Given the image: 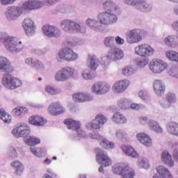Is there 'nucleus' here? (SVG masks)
I'll return each instance as SVG.
<instances>
[{
    "label": "nucleus",
    "mask_w": 178,
    "mask_h": 178,
    "mask_svg": "<svg viewBox=\"0 0 178 178\" xmlns=\"http://www.w3.org/2000/svg\"><path fill=\"white\" fill-rule=\"evenodd\" d=\"M0 41L4 44L6 48L10 52H19L24 48V44L20 40L10 37L6 33H0Z\"/></svg>",
    "instance_id": "obj_1"
},
{
    "label": "nucleus",
    "mask_w": 178,
    "mask_h": 178,
    "mask_svg": "<svg viewBox=\"0 0 178 178\" xmlns=\"http://www.w3.org/2000/svg\"><path fill=\"white\" fill-rule=\"evenodd\" d=\"M113 172L115 175H120L122 178H134L136 172L127 163H117L113 166Z\"/></svg>",
    "instance_id": "obj_2"
},
{
    "label": "nucleus",
    "mask_w": 178,
    "mask_h": 178,
    "mask_svg": "<svg viewBox=\"0 0 178 178\" xmlns=\"http://www.w3.org/2000/svg\"><path fill=\"white\" fill-rule=\"evenodd\" d=\"M147 35V32L143 29H135L129 31L126 33L127 42L129 44H137L143 41V37Z\"/></svg>",
    "instance_id": "obj_3"
},
{
    "label": "nucleus",
    "mask_w": 178,
    "mask_h": 178,
    "mask_svg": "<svg viewBox=\"0 0 178 178\" xmlns=\"http://www.w3.org/2000/svg\"><path fill=\"white\" fill-rule=\"evenodd\" d=\"M61 28L64 31H70V33H83L81 31V24L75 21L63 20L61 22Z\"/></svg>",
    "instance_id": "obj_4"
},
{
    "label": "nucleus",
    "mask_w": 178,
    "mask_h": 178,
    "mask_svg": "<svg viewBox=\"0 0 178 178\" xmlns=\"http://www.w3.org/2000/svg\"><path fill=\"white\" fill-rule=\"evenodd\" d=\"M136 55L142 56V58H148L154 55L155 50L148 44H142L135 48Z\"/></svg>",
    "instance_id": "obj_5"
},
{
    "label": "nucleus",
    "mask_w": 178,
    "mask_h": 178,
    "mask_svg": "<svg viewBox=\"0 0 178 178\" xmlns=\"http://www.w3.org/2000/svg\"><path fill=\"white\" fill-rule=\"evenodd\" d=\"M3 84L5 87L14 90V88H17L22 86V81L13 78L10 74H5L3 77Z\"/></svg>",
    "instance_id": "obj_6"
},
{
    "label": "nucleus",
    "mask_w": 178,
    "mask_h": 178,
    "mask_svg": "<svg viewBox=\"0 0 178 178\" xmlns=\"http://www.w3.org/2000/svg\"><path fill=\"white\" fill-rule=\"evenodd\" d=\"M58 56L60 59H63L64 60L73 62L74 60H76L79 58V54L74 52L72 49L66 47L59 51Z\"/></svg>",
    "instance_id": "obj_7"
},
{
    "label": "nucleus",
    "mask_w": 178,
    "mask_h": 178,
    "mask_svg": "<svg viewBox=\"0 0 178 178\" xmlns=\"http://www.w3.org/2000/svg\"><path fill=\"white\" fill-rule=\"evenodd\" d=\"M97 17L101 24H112V23H116V22H118V17L116 15L108 13L106 11L100 13Z\"/></svg>",
    "instance_id": "obj_8"
},
{
    "label": "nucleus",
    "mask_w": 178,
    "mask_h": 178,
    "mask_svg": "<svg viewBox=\"0 0 178 178\" xmlns=\"http://www.w3.org/2000/svg\"><path fill=\"white\" fill-rule=\"evenodd\" d=\"M107 120L106 117L102 115H97L91 122L87 124V127L92 129V130H99L106 123Z\"/></svg>",
    "instance_id": "obj_9"
},
{
    "label": "nucleus",
    "mask_w": 178,
    "mask_h": 178,
    "mask_svg": "<svg viewBox=\"0 0 178 178\" xmlns=\"http://www.w3.org/2000/svg\"><path fill=\"white\" fill-rule=\"evenodd\" d=\"M111 90V86L105 82L95 83L91 88V91L97 95H103L106 94Z\"/></svg>",
    "instance_id": "obj_10"
},
{
    "label": "nucleus",
    "mask_w": 178,
    "mask_h": 178,
    "mask_svg": "<svg viewBox=\"0 0 178 178\" xmlns=\"http://www.w3.org/2000/svg\"><path fill=\"white\" fill-rule=\"evenodd\" d=\"M73 74H74V70L73 68H63L56 73L55 79L57 81H65L67 80L69 77H72Z\"/></svg>",
    "instance_id": "obj_11"
},
{
    "label": "nucleus",
    "mask_w": 178,
    "mask_h": 178,
    "mask_svg": "<svg viewBox=\"0 0 178 178\" xmlns=\"http://www.w3.org/2000/svg\"><path fill=\"white\" fill-rule=\"evenodd\" d=\"M12 133L15 137L19 138V137H26L30 134V129L26 124H19L16 127H15Z\"/></svg>",
    "instance_id": "obj_12"
},
{
    "label": "nucleus",
    "mask_w": 178,
    "mask_h": 178,
    "mask_svg": "<svg viewBox=\"0 0 178 178\" xmlns=\"http://www.w3.org/2000/svg\"><path fill=\"white\" fill-rule=\"evenodd\" d=\"M166 67H168V64L161 60L155 59L149 63V69L153 73H162Z\"/></svg>",
    "instance_id": "obj_13"
},
{
    "label": "nucleus",
    "mask_w": 178,
    "mask_h": 178,
    "mask_svg": "<svg viewBox=\"0 0 178 178\" xmlns=\"http://www.w3.org/2000/svg\"><path fill=\"white\" fill-rule=\"evenodd\" d=\"M89 136L92 140H98L99 141H101L100 145L105 149H113V148H115V144L109 142L106 138H102V136L98 134H90Z\"/></svg>",
    "instance_id": "obj_14"
},
{
    "label": "nucleus",
    "mask_w": 178,
    "mask_h": 178,
    "mask_svg": "<svg viewBox=\"0 0 178 178\" xmlns=\"http://www.w3.org/2000/svg\"><path fill=\"white\" fill-rule=\"evenodd\" d=\"M127 3L132 5V6H138V9L141 12H150L152 9L151 5L147 3L145 1L141 0H126Z\"/></svg>",
    "instance_id": "obj_15"
},
{
    "label": "nucleus",
    "mask_w": 178,
    "mask_h": 178,
    "mask_svg": "<svg viewBox=\"0 0 178 178\" xmlns=\"http://www.w3.org/2000/svg\"><path fill=\"white\" fill-rule=\"evenodd\" d=\"M96 161L102 165L103 166H111L112 165V159L108 156V154H105L102 150L97 149V154L96 155Z\"/></svg>",
    "instance_id": "obj_16"
},
{
    "label": "nucleus",
    "mask_w": 178,
    "mask_h": 178,
    "mask_svg": "<svg viewBox=\"0 0 178 178\" xmlns=\"http://www.w3.org/2000/svg\"><path fill=\"white\" fill-rule=\"evenodd\" d=\"M130 86V81L127 79H123L115 82L113 86V90L116 94H120L122 92H124Z\"/></svg>",
    "instance_id": "obj_17"
},
{
    "label": "nucleus",
    "mask_w": 178,
    "mask_h": 178,
    "mask_svg": "<svg viewBox=\"0 0 178 178\" xmlns=\"http://www.w3.org/2000/svg\"><path fill=\"white\" fill-rule=\"evenodd\" d=\"M48 112L51 116H58V115H62L65 113V108L62 106V104L59 102H54L49 105L48 108Z\"/></svg>",
    "instance_id": "obj_18"
},
{
    "label": "nucleus",
    "mask_w": 178,
    "mask_h": 178,
    "mask_svg": "<svg viewBox=\"0 0 178 178\" xmlns=\"http://www.w3.org/2000/svg\"><path fill=\"white\" fill-rule=\"evenodd\" d=\"M123 56H124V54L123 53V51H122V49L118 48H114L108 52L106 58L108 59V60L115 61L122 59Z\"/></svg>",
    "instance_id": "obj_19"
},
{
    "label": "nucleus",
    "mask_w": 178,
    "mask_h": 178,
    "mask_svg": "<svg viewBox=\"0 0 178 178\" xmlns=\"http://www.w3.org/2000/svg\"><path fill=\"white\" fill-rule=\"evenodd\" d=\"M22 27L26 35H33L34 34L35 28L34 26V22L30 18H26L22 23Z\"/></svg>",
    "instance_id": "obj_20"
},
{
    "label": "nucleus",
    "mask_w": 178,
    "mask_h": 178,
    "mask_svg": "<svg viewBox=\"0 0 178 178\" xmlns=\"http://www.w3.org/2000/svg\"><path fill=\"white\" fill-rule=\"evenodd\" d=\"M43 33L47 37H59L60 32L54 26L44 25L42 27Z\"/></svg>",
    "instance_id": "obj_21"
},
{
    "label": "nucleus",
    "mask_w": 178,
    "mask_h": 178,
    "mask_svg": "<svg viewBox=\"0 0 178 178\" xmlns=\"http://www.w3.org/2000/svg\"><path fill=\"white\" fill-rule=\"evenodd\" d=\"M29 122L30 124L37 126L38 127L45 126L48 122L47 119L41 115H32L29 118Z\"/></svg>",
    "instance_id": "obj_22"
},
{
    "label": "nucleus",
    "mask_w": 178,
    "mask_h": 178,
    "mask_svg": "<svg viewBox=\"0 0 178 178\" xmlns=\"http://www.w3.org/2000/svg\"><path fill=\"white\" fill-rule=\"evenodd\" d=\"M64 123L67 125L68 129L70 130H76V131L78 132L79 136L83 134V131L80 129L81 126L79 122L72 119H66L64 120Z\"/></svg>",
    "instance_id": "obj_23"
},
{
    "label": "nucleus",
    "mask_w": 178,
    "mask_h": 178,
    "mask_svg": "<svg viewBox=\"0 0 178 178\" xmlns=\"http://www.w3.org/2000/svg\"><path fill=\"white\" fill-rule=\"evenodd\" d=\"M42 3L37 0H29L23 3L22 8L25 10H33V9H38L42 8Z\"/></svg>",
    "instance_id": "obj_24"
},
{
    "label": "nucleus",
    "mask_w": 178,
    "mask_h": 178,
    "mask_svg": "<svg viewBox=\"0 0 178 178\" xmlns=\"http://www.w3.org/2000/svg\"><path fill=\"white\" fill-rule=\"evenodd\" d=\"M72 99H74L75 102H87L92 101V97L84 92H76L72 95Z\"/></svg>",
    "instance_id": "obj_25"
},
{
    "label": "nucleus",
    "mask_w": 178,
    "mask_h": 178,
    "mask_svg": "<svg viewBox=\"0 0 178 178\" xmlns=\"http://www.w3.org/2000/svg\"><path fill=\"white\" fill-rule=\"evenodd\" d=\"M87 65L90 70L95 71L96 69H98V66H99V60L95 55L90 54L88 56Z\"/></svg>",
    "instance_id": "obj_26"
},
{
    "label": "nucleus",
    "mask_w": 178,
    "mask_h": 178,
    "mask_svg": "<svg viewBox=\"0 0 178 178\" xmlns=\"http://www.w3.org/2000/svg\"><path fill=\"white\" fill-rule=\"evenodd\" d=\"M20 8L19 7H10L5 12L6 17L9 20H13L15 17L20 16Z\"/></svg>",
    "instance_id": "obj_27"
},
{
    "label": "nucleus",
    "mask_w": 178,
    "mask_h": 178,
    "mask_svg": "<svg viewBox=\"0 0 178 178\" xmlns=\"http://www.w3.org/2000/svg\"><path fill=\"white\" fill-rule=\"evenodd\" d=\"M157 173L153 176V178H173L170 172L163 166H159L156 168Z\"/></svg>",
    "instance_id": "obj_28"
},
{
    "label": "nucleus",
    "mask_w": 178,
    "mask_h": 178,
    "mask_svg": "<svg viewBox=\"0 0 178 178\" xmlns=\"http://www.w3.org/2000/svg\"><path fill=\"white\" fill-rule=\"evenodd\" d=\"M161 161L165 163V165L170 166V168H172L175 165V161H173V159H172V154L166 150H164L161 153Z\"/></svg>",
    "instance_id": "obj_29"
},
{
    "label": "nucleus",
    "mask_w": 178,
    "mask_h": 178,
    "mask_svg": "<svg viewBox=\"0 0 178 178\" xmlns=\"http://www.w3.org/2000/svg\"><path fill=\"white\" fill-rule=\"evenodd\" d=\"M137 138L141 144H143V145H145L146 147H151V145H152V140L147 134H138Z\"/></svg>",
    "instance_id": "obj_30"
},
{
    "label": "nucleus",
    "mask_w": 178,
    "mask_h": 178,
    "mask_svg": "<svg viewBox=\"0 0 178 178\" xmlns=\"http://www.w3.org/2000/svg\"><path fill=\"white\" fill-rule=\"evenodd\" d=\"M154 90L157 95L165 94V85L161 80H156L154 82Z\"/></svg>",
    "instance_id": "obj_31"
},
{
    "label": "nucleus",
    "mask_w": 178,
    "mask_h": 178,
    "mask_svg": "<svg viewBox=\"0 0 178 178\" xmlns=\"http://www.w3.org/2000/svg\"><path fill=\"white\" fill-rule=\"evenodd\" d=\"M25 63L26 65H30L32 67H35V69H38V70H40V69H42L44 67V64L41 63V61L38 60H33L31 58H28L25 60Z\"/></svg>",
    "instance_id": "obj_32"
},
{
    "label": "nucleus",
    "mask_w": 178,
    "mask_h": 178,
    "mask_svg": "<svg viewBox=\"0 0 178 178\" xmlns=\"http://www.w3.org/2000/svg\"><path fill=\"white\" fill-rule=\"evenodd\" d=\"M122 150L126 155L131 156V158H138V154L131 146L123 145Z\"/></svg>",
    "instance_id": "obj_33"
},
{
    "label": "nucleus",
    "mask_w": 178,
    "mask_h": 178,
    "mask_svg": "<svg viewBox=\"0 0 178 178\" xmlns=\"http://www.w3.org/2000/svg\"><path fill=\"white\" fill-rule=\"evenodd\" d=\"M26 144L29 147H35L38 144H41V139L35 136H28L25 140Z\"/></svg>",
    "instance_id": "obj_34"
},
{
    "label": "nucleus",
    "mask_w": 178,
    "mask_h": 178,
    "mask_svg": "<svg viewBox=\"0 0 178 178\" xmlns=\"http://www.w3.org/2000/svg\"><path fill=\"white\" fill-rule=\"evenodd\" d=\"M112 120L113 122H115V123H118L119 124H123L127 122L126 117H124L122 114H120V113H115Z\"/></svg>",
    "instance_id": "obj_35"
},
{
    "label": "nucleus",
    "mask_w": 178,
    "mask_h": 178,
    "mask_svg": "<svg viewBox=\"0 0 178 178\" xmlns=\"http://www.w3.org/2000/svg\"><path fill=\"white\" fill-rule=\"evenodd\" d=\"M11 166L15 168V174L17 175H20L23 173L24 170V166L20 161H15L11 163Z\"/></svg>",
    "instance_id": "obj_36"
},
{
    "label": "nucleus",
    "mask_w": 178,
    "mask_h": 178,
    "mask_svg": "<svg viewBox=\"0 0 178 178\" xmlns=\"http://www.w3.org/2000/svg\"><path fill=\"white\" fill-rule=\"evenodd\" d=\"M0 119H1L4 123H10V122H12V116L2 108H0Z\"/></svg>",
    "instance_id": "obj_37"
},
{
    "label": "nucleus",
    "mask_w": 178,
    "mask_h": 178,
    "mask_svg": "<svg viewBox=\"0 0 178 178\" xmlns=\"http://www.w3.org/2000/svg\"><path fill=\"white\" fill-rule=\"evenodd\" d=\"M168 131L170 134L178 136V124L177 122H170L168 127Z\"/></svg>",
    "instance_id": "obj_38"
},
{
    "label": "nucleus",
    "mask_w": 178,
    "mask_h": 178,
    "mask_svg": "<svg viewBox=\"0 0 178 178\" xmlns=\"http://www.w3.org/2000/svg\"><path fill=\"white\" fill-rule=\"evenodd\" d=\"M13 112L15 116H24V115H26L27 113V108L22 106L17 107L13 109Z\"/></svg>",
    "instance_id": "obj_39"
},
{
    "label": "nucleus",
    "mask_w": 178,
    "mask_h": 178,
    "mask_svg": "<svg viewBox=\"0 0 178 178\" xmlns=\"http://www.w3.org/2000/svg\"><path fill=\"white\" fill-rule=\"evenodd\" d=\"M149 127L151 129V130H153V131H155L156 133H162V128H161L158 122L155 121H149Z\"/></svg>",
    "instance_id": "obj_40"
},
{
    "label": "nucleus",
    "mask_w": 178,
    "mask_h": 178,
    "mask_svg": "<svg viewBox=\"0 0 178 178\" xmlns=\"http://www.w3.org/2000/svg\"><path fill=\"white\" fill-rule=\"evenodd\" d=\"M104 44L108 48H113V47H115V37L108 36L105 38Z\"/></svg>",
    "instance_id": "obj_41"
},
{
    "label": "nucleus",
    "mask_w": 178,
    "mask_h": 178,
    "mask_svg": "<svg viewBox=\"0 0 178 178\" xmlns=\"http://www.w3.org/2000/svg\"><path fill=\"white\" fill-rule=\"evenodd\" d=\"M9 69V61L5 57L0 56V70H8Z\"/></svg>",
    "instance_id": "obj_42"
},
{
    "label": "nucleus",
    "mask_w": 178,
    "mask_h": 178,
    "mask_svg": "<svg viewBox=\"0 0 178 178\" xmlns=\"http://www.w3.org/2000/svg\"><path fill=\"white\" fill-rule=\"evenodd\" d=\"M118 106L121 109H129L130 108V102L127 99H122L118 102Z\"/></svg>",
    "instance_id": "obj_43"
},
{
    "label": "nucleus",
    "mask_w": 178,
    "mask_h": 178,
    "mask_svg": "<svg viewBox=\"0 0 178 178\" xmlns=\"http://www.w3.org/2000/svg\"><path fill=\"white\" fill-rule=\"evenodd\" d=\"M31 152H32V154H33V155H35V156H38L39 158L42 156V154L45 153V148L44 147H39L37 149L34 148V147H31Z\"/></svg>",
    "instance_id": "obj_44"
},
{
    "label": "nucleus",
    "mask_w": 178,
    "mask_h": 178,
    "mask_svg": "<svg viewBox=\"0 0 178 178\" xmlns=\"http://www.w3.org/2000/svg\"><path fill=\"white\" fill-rule=\"evenodd\" d=\"M166 56L170 60L178 62V53L173 51H168L166 52Z\"/></svg>",
    "instance_id": "obj_45"
},
{
    "label": "nucleus",
    "mask_w": 178,
    "mask_h": 178,
    "mask_svg": "<svg viewBox=\"0 0 178 178\" xmlns=\"http://www.w3.org/2000/svg\"><path fill=\"white\" fill-rule=\"evenodd\" d=\"M134 73V68L131 66H126L122 70V74L124 76H131Z\"/></svg>",
    "instance_id": "obj_46"
},
{
    "label": "nucleus",
    "mask_w": 178,
    "mask_h": 178,
    "mask_svg": "<svg viewBox=\"0 0 178 178\" xmlns=\"http://www.w3.org/2000/svg\"><path fill=\"white\" fill-rule=\"evenodd\" d=\"M103 8L105 10H113L116 9V5L113 1H107L103 3Z\"/></svg>",
    "instance_id": "obj_47"
},
{
    "label": "nucleus",
    "mask_w": 178,
    "mask_h": 178,
    "mask_svg": "<svg viewBox=\"0 0 178 178\" xmlns=\"http://www.w3.org/2000/svg\"><path fill=\"white\" fill-rule=\"evenodd\" d=\"M86 24L90 29H94L95 30H97L98 29V22L97 21H95L94 19H88L86 21Z\"/></svg>",
    "instance_id": "obj_48"
},
{
    "label": "nucleus",
    "mask_w": 178,
    "mask_h": 178,
    "mask_svg": "<svg viewBox=\"0 0 178 178\" xmlns=\"http://www.w3.org/2000/svg\"><path fill=\"white\" fill-rule=\"evenodd\" d=\"M166 101L169 104H175L176 102V95L174 93H168L166 96Z\"/></svg>",
    "instance_id": "obj_49"
},
{
    "label": "nucleus",
    "mask_w": 178,
    "mask_h": 178,
    "mask_svg": "<svg viewBox=\"0 0 178 178\" xmlns=\"http://www.w3.org/2000/svg\"><path fill=\"white\" fill-rule=\"evenodd\" d=\"M136 65L138 67H144L148 65V60L143 59L136 60Z\"/></svg>",
    "instance_id": "obj_50"
},
{
    "label": "nucleus",
    "mask_w": 178,
    "mask_h": 178,
    "mask_svg": "<svg viewBox=\"0 0 178 178\" xmlns=\"http://www.w3.org/2000/svg\"><path fill=\"white\" fill-rule=\"evenodd\" d=\"M45 90L47 92L51 94V95H55V94H58V91L54 88L52 86H46Z\"/></svg>",
    "instance_id": "obj_51"
},
{
    "label": "nucleus",
    "mask_w": 178,
    "mask_h": 178,
    "mask_svg": "<svg viewBox=\"0 0 178 178\" xmlns=\"http://www.w3.org/2000/svg\"><path fill=\"white\" fill-rule=\"evenodd\" d=\"M1 5L3 6H6V5H12V3H15L16 0H0Z\"/></svg>",
    "instance_id": "obj_52"
},
{
    "label": "nucleus",
    "mask_w": 178,
    "mask_h": 178,
    "mask_svg": "<svg viewBox=\"0 0 178 178\" xmlns=\"http://www.w3.org/2000/svg\"><path fill=\"white\" fill-rule=\"evenodd\" d=\"M114 40L118 45H123V44H124V39L120 38V36L114 38Z\"/></svg>",
    "instance_id": "obj_53"
},
{
    "label": "nucleus",
    "mask_w": 178,
    "mask_h": 178,
    "mask_svg": "<svg viewBox=\"0 0 178 178\" xmlns=\"http://www.w3.org/2000/svg\"><path fill=\"white\" fill-rule=\"evenodd\" d=\"M173 41H175V38H172V36H168L165 39L166 45H168L169 47L172 45V42H173Z\"/></svg>",
    "instance_id": "obj_54"
},
{
    "label": "nucleus",
    "mask_w": 178,
    "mask_h": 178,
    "mask_svg": "<svg viewBox=\"0 0 178 178\" xmlns=\"http://www.w3.org/2000/svg\"><path fill=\"white\" fill-rule=\"evenodd\" d=\"M129 108H131V109H136V111H138V109H140L141 106H140V104H137L136 103H130Z\"/></svg>",
    "instance_id": "obj_55"
},
{
    "label": "nucleus",
    "mask_w": 178,
    "mask_h": 178,
    "mask_svg": "<svg viewBox=\"0 0 178 178\" xmlns=\"http://www.w3.org/2000/svg\"><path fill=\"white\" fill-rule=\"evenodd\" d=\"M148 121L147 117H140L139 118L138 122L140 124H144V123H147Z\"/></svg>",
    "instance_id": "obj_56"
},
{
    "label": "nucleus",
    "mask_w": 178,
    "mask_h": 178,
    "mask_svg": "<svg viewBox=\"0 0 178 178\" xmlns=\"http://www.w3.org/2000/svg\"><path fill=\"white\" fill-rule=\"evenodd\" d=\"M83 77L86 80H90V79H92V76H91V74L86 73V72L83 73Z\"/></svg>",
    "instance_id": "obj_57"
},
{
    "label": "nucleus",
    "mask_w": 178,
    "mask_h": 178,
    "mask_svg": "<svg viewBox=\"0 0 178 178\" xmlns=\"http://www.w3.org/2000/svg\"><path fill=\"white\" fill-rule=\"evenodd\" d=\"M138 95H139V97L140 98H142V99H146V98H147V92H145L144 91H140Z\"/></svg>",
    "instance_id": "obj_58"
},
{
    "label": "nucleus",
    "mask_w": 178,
    "mask_h": 178,
    "mask_svg": "<svg viewBox=\"0 0 178 178\" xmlns=\"http://www.w3.org/2000/svg\"><path fill=\"white\" fill-rule=\"evenodd\" d=\"M172 156H173V158L174 159L178 162V151L177 150H174L173 152H172Z\"/></svg>",
    "instance_id": "obj_59"
},
{
    "label": "nucleus",
    "mask_w": 178,
    "mask_h": 178,
    "mask_svg": "<svg viewBox=\"0 0 178 178\" xmlns=\"http://www.w3.org/2000/svg\"><path fill=\"white\" fill-rule=\"evenodd\" d=\"M58 1L59 0H45V2L47 5H54V3Z\"/></svg>",
    "instance_id": "obj_60"
},
{
    "label": "nucleus",
    "mask_w": 178,
    "mask_h": 178,
    "mask_svg": "<svg viewBox=\"0 0 178 178\" xmlns=\"http://www.w3.org/2000/svg\"><path fill=\"white\" fill-rule=\"evenodd\" d=\"M117 137H118L119 138H124V137H126V135L123 132H117Z\"/></svg>",
    "instance_id": "obj_61"
},
{
    "label": "nucleus",
    "mask_w": 178,
    "mask_h": 178,
    "mask_svg": "<svg viewBox=\"0 0 178 178\" xmlns=\"http://www.w3.org/2000/svg\"><path fill=\"white\" fill-rule=\"evenodd\" d=\"M172 76L176 79H178V68L172 70Z\"/></svg>",
    "instance_id": "obj_62"
},
{
    "label": "nucleus",
    "mask_w": 178,
    "mask_h": 178,
    "mask_svg": "<svg viewBox=\"0 0 178 178\" xmlns=\"http://www.w3.org/2000/svg\"><path fill=\"white\" fill-rule=\"evenodd\" d=\"M140 166H142V168H147V166H148V163H147L144 161H142L140 162Z\"/></svg>",
    "instance_id": "obj_63"
},
{
    "label": "nucleus",
    "mask_w": 178,
    "mask_h": 178,
    "mask_svg": "<svg viewBox=\"0 0 178 178\" xmlns=\"http://www.w3.org/2000/svg\"><path fill=\"white\" fill-rule=\"evenodd\" d=\"M44 162V163H46V165H49V163H51V162H52V160H51L49 159H46Z\"/></svg>",
    "instance_id": "obj_64"
}]
</instances>
